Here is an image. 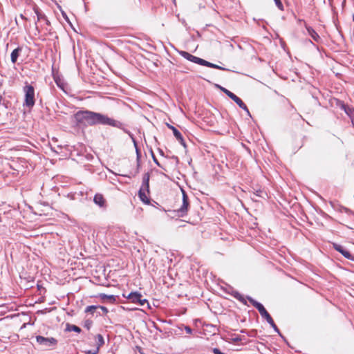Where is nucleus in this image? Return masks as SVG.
Masks as SVG:
<instances>
[{"label":"nucleus","mask_w":354,"mask_h":354,"mask_svg":"<svg viewBox=\"0 0 354 354\" xmlns=\"http://www.w3.org/2000/svg\"><path fill=\"white\" fill-rule=\"evenodd\" d=\"M231 295L234 297L236 298L237 300H239V301H241V303H243V304L246 305L247 304V301H246V299L244 297L243 295H242L241 294H240L238 291H236V290H234L232 291V292L231 293Z\"/></svg>","instance_id":"18"},{"label":"nucleus","mask_w":354,"mask_h":354,"mask_svg":"<svg viewBox=\"0 0 354 354\" xmlns=\"http://www.w3.org/2000/svg\"><path fill=\"white\" fill-rule=\"evenodd\" d=\"M93 325V321L91 319H86L84 322V327L86 328L87 330H90Z\"/></svg>","instance_id":"25"},{"label":"nucleus","mask_w":354,"mask_h":354,"mask_svg":"<svg viewBox=\"0 0 354 354\" xmlns=\"http://www.w3.org/2000/svg\"><path fill=\"white\" fill-rule=\"evenodd\" d=\"M348 260L354 261V255L351 254V258L348 259Z\"/></svg>","instance_id":"41"},{"label":"nucleus","mask_w":354,"mask_h":354,"mask_svg":"<svg viewBox=\"0 0 354 354\" xmlns=\"http://www.w3.org/2000/svg\"><path fill=\"white\" fill-rule=\"evenodd\" d=\"M36 29L38 30V32H39L38 26L37 25H36Z\"/></svg>","instance_id":"43"},{"label":"nucleus","mask_w":354,"mask_h":354,"mask_svg":"<svg viewBox=\"0 0 354 354\" xmlns=\"http://www.w3.org/2000/svg\"><path fill=\"white\" fill-rule=\"evenodd\" d=\"M213 353L214 354H225V353L221 352V350L218 348H213Z\"/></svg>","instance_id":"34"},{"label":"nucleus","mask_w":354,"mask_h":354,"mask_svg":"<svg viewBox=\"0 0 354 354\" xmlns=\"http://www.w3.org/2000/svg\"><path fill=\"white\" fill-rule=\"evenodd\" d=\"M57 86L61 87V86L57 82Z\"/></svg>","instance_id":"44"},{"label":"nucleus","mask_w":354,"mask_h":354,"mask_svg":"<svg viewBox=\"0 0 354 354\" xmlns=\"http://www.w3.org/2000/svg\"><path fill=\"white\" fill-rule=\"evenodd\" d=\"M252 189H253L254 196L251 197V198L254 201H258V199L257 198V197L261 198L263 199H266V198H268V194L264 189H261V188L254 189V187H252Z\"/></svg>","instance_id":"12"},{"label":"nucleus","mask_w":354,"mask_h":354,"mask_svg":"<svg viewBox=\"0 0 354 354\" xmlns=\"http://www.w3.org/2000/svg\"><path fill=\"white\" fill-rule=\"evenodd\" d=\"M151 156H152V158H153V160L155 162V164L156 165H158V167H162V166L160 165V162L157 160L156 157L155 156V155L153 154L152 151H151Z\"/></svg>","instance_id":"32"},{"label":"nucleus","mask_w":354,"mask_h":354,"mask_svg":"<svg viewBox=\"0 0 354 354\" xmlns=\"http://www.w3.org/2000/svg\"><path fill=\"white\" fill-rule=\"evenodd\" d=\"M276 6L280 10H283V6L281 0H274Z\"/></svg>","instance_id":"28"},{"label":"nucleus","mask_w":354,"mask_h":354,"mask_svg":"<svg viewBox=\"0 0 354 354\" xmlns=\"http://www.w3.org/2000/svg\"><path fill=\"white\" fill-rule=\"evenodd\" d=\"M167 126L169 129H171L173 131L174 136H175L176 140H178L184 147H186V144L181 133L175 127L168 123L167 124Z\"/></svg>","instance_id":"10"},{"label":"nucleus","mask_w":354,"mask_h":354,"mask_svg":"<svg viewBox=\"0 0 354 354\" xmlns=\"http://www.w3.org/2000/svg\"><path fill=\"white\" fill-rule=\"evenodd\" d=\"M179 54L187 60H189L193 63L201 65L203 63V59L194 56L186 51H180Z\"/></svg>","instance_id":"8"},{"label":"nucleus","mask_w":354,"mask_h":354,"mask_svg":"<svg viewBox=\"0 0 354 354\" xmlns=\"http://www.w3.org/2000/svg\"><path fill=\"white\" fill-rule=\"evenodd\" d=\"M21 47H17L12 50L10 55V59L12 64H15L17 62L19 53L21 52Z\"/></svg>","instance_id":"15"},{"label":"nucleus","mask_w":354,"mask_h":354,"mask_svg":"<svg viewBox=\"0 0 354 354\" xmlns=\"http://www.w3.org/2000/svg\"><path fill=\"white\" fill-rule=\"evenodd\" d=\"M66 331H74L75 333H81L82 331V329L76 326V325H73V324H66V329H65Z\"/></svg>","instance_id":"19"},{"label":"nucleus","mask_w":354,"mask_h":354,"mask_svg":"<svg viewBox=\"0 0 354 354\" xmlns=\"http://www.w3.org/2000/svg\"><path fill=\"white\" fill-rule=\"evenodd\" d=\"M268 323L270 325V326L274 329V330L276 333H277L278 334L281 335V333H280L279 329L278 328V327L277 326V325L274 322L273 319L271 321H270V322H268Z\"/></svg>","instance_id":"24"},{"label":"nucleus","mask_w":354,"mask_h":354,"mask_svg":"<svg viewBox=\"0 0 354 354\" xmlns=\"http://www.w3.org/2000/svg\"><path fill=\"white\" fill-rule=\"evenodd\" d=\"M73 116L76 124L79 127L107 125L122 129L126 133L128 132L122 122L101 113L89 110H80Z\"/></svg>","instance_id":"1"},{"label":"nucleus","mask_w":354,"mask_h":354,"mask_svg":"<svg viewBox=\"0 0 354 354\" xmlns=\"http://www.w3.org/2000/svg\"><path fill=\"white\" fill-rule=\"evenodd\" d=\"M218 87L221 89V91H222L230 98H231L232 96L234 94L232 92H231L230 91H229L228 89H227L223 86L218 85Z\"/></svg>","instance_id":"23"},{"label":"nucleus","mask_w":354,"mask_h":354,"mask_svg":"<svg viewBox=\"0 0 354 354\" xmlns=\"http://www.w3.org/2000/svg\"><path fill=\"white\" fill-rule=\"evenodd\" d=\"M96 339V344L97 346L95 348H98V350L100 349V347L102 346L104 344V339L103 336L101 334H97L95 337Z\"/></svg>","instance_id":"22"},{"label":"nucleus","mask_w":354,"mask_h":354,"mask_svg":"<svg viewBox=\"0 0 354 354\" xmlns=\"http://www.w3.org/2000/svg\"><path fill=\"white\" fill-rule=\"evenodd\" d=\"M93 202L100 207H103L105 205V199L101 194H96L94 196Z\"/></svg>","instance_id":"14"},{"label":"nucleus","mask_w":354,"mask_h":354,"mask_svg":"<svg viewBox=\"0 0 354 354\" xmlns=\"http://www.w3.org/2000/svg\"><path fill=\"white\" fill-rule=\"evenodd\" d=\"M247 299L251 303V304L255 307L259 312L261 316L264 318L267 322H270L272 319L270 315L268 313L263 305L260 302L256 301L252 297L248 296Z\"/></svg>","instance_id":"5"},{"label":"nucleus","mask_w":354,"mask_h":354,"mask_svg":"<svg viewBox=\"0 0 354 354\" xmlns=\"http://www.w3.org/2000/svg\"><path fill=\"white\" fill-rule=\"evenodd\" d=\"M172 159H174L176 161V163L178 162V158L177 156H172Z\"/></svg>","instance_id":"38"},{"label":"nucleus","mask_w":354,"mask_h":354,"mask_svg":"<svg viewBox=\"0 0 354 354\" xmlns=\"http://www.w3.org/2000/svg\"><path fill=\"white\" fill-rule=\"evenodd\" d=\"M99 297L102 299H108L111 304H113L116 301V297L113 295H106L101 293L99 295Z\"/></svg>","instance_id":"20"},{"label":"nucleus","mask_w":354,"mask_h":354,"mask_svg":"<svg viewBox=\"0 0 354 354\" xmlns=\"http://www.w3.org/2000/svg\"><path fill=\"white\" fill-rule=\"evenodd\" d=\"M34 11L37 15V21L46 19V16L38 8H35Z\"/></svg>","instance_id":"21"},{"label":"nucleus","mask_w":354,"mask_h":354,"mask_svg":"<svg viewBox=\"0 0 354 354\" xmlns=\"http://www.w3.org/2000/svg\"><path fill=\"white\" fill-rule=\"evenodd\" d=\"M230 99L232 100L241 109L244 110L248 116L251 117L249 109L240 97L234 94Z\"/></svg>","instance_id":"11"},{"label":"nucleus","mask_w":354,"mask_h":354,"mask_svg":"<svg viewBox=\"0 0 354 354\" xmlns=\"http://www.w3.org/2000/svg\"><path fill=\"white\" fill-rule=\"evenodd\" d=\"M85 313H91L93 315L94 313H97V315H104L109 313L108 309L103 306L100 305H91L88 306L84 310Z\"/></svg>","instance_id":"6"},{"label":"nucleus","mask_w":354,"mask_h":354,"mask_svg":"<svg viewBox=\"0 0 354 354\" xmlns=\"http://www.w3.org/2000/svg\"><path fill=\"white\" fill-rule=\"evenodd\" d=\"M181 191H182V201H189V198H188V196H187L186 192L183 189H181Z\"/></svg>","instance_id":"30"},{"label":"nucleus","mask_w":354,"mask_h":354,"mask_svg":"<svg viewBox=\"0 0 354 354\" xmlns=\"http://www.w3.org/2000/svg\"><path fill=\"white\" fill-rule=\"evenodd\" d=\"M333 248L341 253L346 259H348L351 258V254L350 252L345 249L342 245L337 243H333Z\"/></svg>","instance_id":"13"},{"label":"nucleus","mask_w":354,"mask_h":354,"mask_svg":"<svg viewBox=\"0 0 354 354\" xmlns=\"http://www.w3.org/2000/svg\"><path fill=\"white\" fill-rule=\"evenodd\" d=\"M241 340H242V337L241 336H239V335H236L234 337L232 338V342H240Z\"/></svg>","instance_id":"33"},{"label":"nucleus","mask_w":354,"mask_h":354,"mask_svg":"<svg viewBox=\"0 0 354 354\" xmlns=\"http://www.w3.org/2000/svg\"><path fill=\"white\" fill-rule=\"evenodd\" d=\"M149 173H145L142 177V183L138 191V196L142 202L145 204H149L150 201L147 197V194L149 193Z\"/></svg>","instance_id":"2"},{"label":"nucleus","mask_w":354,"mask_h":354,"mask_svg":"<svg viewBox=\"0 0 354 354\" xmlns=\"http://www.w3.org/2000/svg\"><path fill=\"white\" fill-rule=\"evenodd\" d=\"M306 28L308 35L313 38V39L317 42L319 41L320 37L316 32V31L310 26H306Z\"/></svg>","instance_id":"16"},{"label":"nucleus","mask_w":354,"mask_h":354,"mask_svg":"<svg viewBox=\"0 0 354 354\" xmlns=\"http://www.w3.org/2000/svg\"><path fill=\"white\" fill-rule=\"evenodd\" d=\"M339 105L340 109H342V110H344V111L345 113L346 112V111H347V109H350V108L351 107V106H348V105L346 104L344 102H342V101H341V102H339Z\"/></svg>","instance_id":"27"},{"label":"nucleus","mask_w":354,"mask_h":354,"mask_svg":"<svg viewBox=\"0 0 354 354\" xmlns=\"http://www.w3.org/2000/svg\"><path fill=\"white\" fill-rule=\"evenodd\" d=\"M160 153L161 155H163V152H162V150H160Z\"/></svg>","instance_id":"42"},{"label":"nucleus","mask_w":354,"mask_h":354,"mask_svg":"<svg viewBox=\"0 0 354 354\" xmlns=\"http://www.w3.org/2000/svg\"><path fill=\"white\" fill-rule=\"evenodd\" d=\"M24 92L25 94L24 106L30 109L32 108L35 103L34 87L30 84H26L24 86Z\"/></svg>","instance_id":"3"},{"label":"nucleus","mask_w":354,"mask_h":354,"mask_svg":"<svg viewBox=\"0 0 354 354\" xmlns=\"http://www.w3.org/2000/svg\"><path fill=\"white\" fill-rule=\"evenodd\" d=\"M122 295L133 304H137L142 306L147 304V308H150L147 299H143L142 295L138 292H131L127 296L124 294Z\"/></svg>","instance_id":"4"},{"label":"nucleus","mask_w":354,"mask_h":354,"mask_svg":"<svg viewBox=\"0 0 354 354\" xmlns=\"http://www.w3.org/2000/svg\"><path fill=\"white\" fill-rule=\"evenodd\" d=\"M202 66H205L212 68L219 69V70H222V71H229V69H227V68H225L218 66L217 64L211 63L205 59L203 60V63Z\"/></svg>","instance_id":"17"},{"label":"nucleus","mask_w":354,"mask_h":354,"mask_svg":"<svg viewBox=\"0 0 354 354\" xmlns=\"http://www.w3.org/2000/svg\"><path fill=\"white\" fill-rule=\"evenodd\" d=\"M136 153H137V173H138L139 171V167H140V153L137 148H136Z\"/></svg>","instance_id":"29"},{"label":"nucleus","mask_w":354,"mask_h":354,"mask_svg":"<svg viewBox=\"0 0 354 354\" xmlns=\"http://www.w3.org/2000/svg\"><path fill=\"white\" fill-rule=\"evenodd\" d=\"M44 21L46 22V24L47 25H50V21H48V19H47V17H46V19H44Z\"/></svg>","instance_id":"39"},{"label":"nucleus","mask_w":354,"mask_h":354,"mask_svg":"<svg viewBox=\"0 0 354 354\" xmlns=\"http://www.w3.org/2000/svg\"><path fill=\"white\" fill-rule=\"evenodd\" d=\"M185 330L187 334H192V329L188 326H185Z\"/></svg>","instance_id":"35"},{"label":"nucleus","mask_w":354,"mask_h":354,"mask_svg":"<svg viewBox=\"0 0 354 354\" xmlns=\"http://www.w3.org/2000/svg\"><path fill=\"white\" fill-rule=\"evenodd\" d=\"M351 122L352 126L354 128V118L351 120Z\"/></svg>","instance_id":"40"},{"label":"nucleus","mask_w":354,"mask_h":354,"mask_svg":"<svg viewBox=\"0 0 354 354\" xmlns=\"http://www.w3.org/2000/svg\"><path fill=\"white\" fill-rule=\"evenodd\" d=\"M345 113L349 117L350 120H351L354 118V108L351 107L348 109Z\"/></svg>","instance_id":"26"},{"label":"nucleus","mask_w":354,"mask_h":354,"mask_svg":"<svg viewBox=\"0 0 354 354\" xmlns=\"http://www.w3.org/2000/svg\"><path fill=\"white\" fill-rule=\"evenodd\" d=\"M99 352L98 348H95L94 349L88 350L85 351L86 354H97Z\"/></svg>","instance_id":"31"},{"label":"nucleus","mask_w":354,"mask_h":354,"mask_svg":"<svg viewBox=\"0 0 354 354\" xmlns=\"http://www.w3.org/2000/svg\"><path fill=\"white\" fill-rule=\"evenodd\" d=\"M62 15H63L64 18V19H65L68 22H69V19H68V17H67L66 14L62 12Z\"/></svg>","instance_id":"37"},{"label":"nucleus","mask_w":354,"mask_h":354,"mask_svg":"<svg viewBox=\"0 0 354 354\" xmlns=\"http://www.w3.org/2000/svg\"><path fill=\"white\" fill-rule=\"evenodd\" d=\"M37 342L45 347H50L55 346L57 344V340L54 337H44L41 335L36 336Z\"/></svg>","instance_id":"7"},{"label":"nucleus","mask_w":354,"mask_h":354,"mask_svg":"<svg viewBox=\"0 0 354 354\" xmlns=\"http://www.w3.org/2000/svg\"><path fill=\"white\" fill-rule=\"evenodd\" d=\"M189 205V201H183L180 207L176 210H174V212L176 213V216L178 217H183L186 216L187 214Z\"/></svg>","instance_id":"9"},{"label":"nucleus","mask_w":354,"mask_h":354,"mask_svg":"<svg viewBox=\"0 0 354 354\" xmlns=\"http://www.w3.org/2000/svg\"><path fill=\"white\" fill-rule=\"evenodd\" d=\"M1 104L4 105L6 107H7L6 105L5 104L3 96L1 95H0V105H1Z\"/></svg>","instance_id":"36"}]
</instances>
